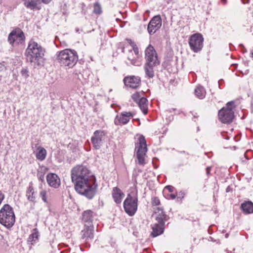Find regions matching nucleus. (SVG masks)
Segmentation results:
<instances>
[{
    "label": "nucleus",
    "instance_id": "obj_13",
    "mask_svg": "<svg viewBox=\"0 0 253 253\" xmlns=\"http://www.w3.org/2000/svg\"><path fill=\"white\" fill-rule=\"evenodd\" d=\"M125 84L130 88L136 89L141 84L140 78L138 76L126 77L124 79Z\"/></svg>",
    "mask_w": 253,
    "mask_h": 253
},
{
    "label": "nucleus",
    "instance_id": "obj_5",
    "mask_svg": "<svg viewBox=\"0 0 253 253\" xmlns=\"http://www.w3.org/2000/svg\"><path fill=\"white\" fill-rule=\"evenodd\" d=\"M235 102L233 101L228 102L226 104V107H223L218 112L219 120L224 124L231 123L234 117V114L233 109L235 107Z\"/></svg>",
    "mask_w": 253,
    "mask_h": 253
},
{
    "label": "nucleus",
    "instance_id": "obj_4",
    "mask_svg": "<svg viewBox=\"0 0 253 253\" xmlns=\"http://www.w3.org/2000/svg\"><path fill=\"white\" fill-rule=\"evenodd\" d=\"M15 221L13 208L8 204H5L0 210V223L7 228L12 227Z\"/></svg>",
    "mask_w": 253,
    "mask_h": 253
},
{
    "label": "nucleus",
    "instance_id": "obj_3",
    "mask_svg": "<svg viewBox=\"0 0 253 253\" xmlns=\"http://www.w3.org/2000/svg\"><path fill=\"white\" fill-rule=\"evenodd\" d=\"M57 60L61 66L71 68L77 63L78 55L75 50L65 49L59 52Z\"/></svg>",
    "mask_w": 253,
    "mask_h": 253
},
{
    "label": "nucleus",
    "instance_id": "obj_1",
    "mask_svg": "<svg viewBox=\"0 0 253 253\" xmlns=\"http://www.w3.org/2000/svg\"><path fill=\"white\" fill-rule=\"evenodd\" d=\"M71 175L77 192L89 199H92L97 185L90 171L83 165H77L72 169Z\"/></svg>",
    "mask_w": 253,
    "mask_h": 253
},
{
    "label": "nucleus",
    "instance_id": "obj_25",
    "mask_svg": "<svg viewBox=\"0 0 253 253\" xmlns=\"http://www.w3.org/2000/svg\"><path fill=\"white\" fill-rule=\"evenodd\" d=\"M156 213H158V216L156 217V220L158 221V223L165 224V221L167 220V216L164 213L163 210L158 208L157 209V211H156Z\"/></svg>",
    "mask_w": 253,
    "mask_h": 253
},
{
    "label": "nucleus",
    "instance_id": "obj_9",
    "mask_svg": "<svg viewBox=\"0 0 253 253\" xmlns=\"http://www.w3.org/2000/svg\"><path fill=\"white\" fill-rule=\"evenodd\" d=\"M204 38L199 33H196L190 36L189 44L191 49L194 52L200 51L203 46Z\"/></svg>",
    "mask_w": 253,
    "mask_h": 253
},
{
    "label": "nucleus",
    "instance_id": "obj_7",
    "mask_svg": "<svg viewBox=\"0 0 253 253\" xmlns=\"http://www.w3.org/2000/svg\"><path fill=\"white\" fill-rule=\"evenodd\" d=\"M138 198L136 194L132 195H127V198L124 202V208L125 211L130 216L133 215L137 210Z\"/></svg>",
    "mask_w": 253,
    "mask_h": 253
},
{
    "label": "nucleus",
    "instance_id": "obj_44",
    "mask_svg": "<svg viewBox=\"0 0 253 253\" xmlns=\"http://www.w3.org/2000/svg\"><path fill=\"white\" fill-rule=\"evenodd\" d=\"M79 30L78 29H76V32H79Z\"/></svg>",
    "mask_w": 253,
    "mask_h": 253
},
{
    "label": "nucleus",
    "instance_id": "obj_15",
    "mask_svg": "<svg viewBox=\"0 0 253 253\" xmlns=\"http://www.w3.org/2000/svg\"><path fill=\"white\" fill-rule=\"evenodd\" d=\"M46 180L50 186L55 188L59 187L60 185V179L55 173H48L46 176Z\"/></svg>",
    "mask_w": 253,
    "mask_h": 253
},
{
    "label": "nucleus",
    "instance_id": "obj_28",
    "mask_svg": "<svg viewBox=\"0 0 253 253\" xmlns=\"http://www.w3.org/2000/svg\"><path fill=\"white\" fill-rule=\"evenodd\" d=\"M93 218V212L90 210H87L83 213L82 219L84 222H91Z\"/></svg>",
    "mask_w": 253,
    "mask_h": 253
},
{
    "label": "nucleus",
    "instance_id": "obj_24",
    "mask_svg": "<svg viewBox=\"0 0 253 253\" xmlns=\"http://www.w3.org/2000/svg\"><path fill=\"white\" fill-rule=\"evenodd\" d=\"M241 207L245 213H251L253 212V203L251 201L244 202Z\"/></svg>",
    "mask_w": 253,
    "mask_h": 253
},
{
    "label": "nucleus",
    "instance_id": "obj_6",
    "mask_svg": "<svg viewBox=\"0 0 253 253\" xmlns=\"http://www.w3.org/2000/svg\"><path fill=\"white\" fill-rule=\"evenodd\" d=\"M135 150L137 163L140 165H144L145 157L147 151L146 142L144 136L141 135L139 137L138 142L136 143Z\"/></svg>",
    "mask_w": 253,
    "mask_h": 253
},
{
    "label": "nucleus",
    "instance_id": "obj_43",
    "mask_svg": "<svg viewBox=\"0 0 253 253\" xmlns=\"http://www.w3.org/2000/svg\"><path fill=\"white\" fill-rule=\"evenodd\" d=\"M42 0H38V3L40 2V1H42Z\"/></svg>",
    "mask_w": 253,
    "mask_h": 253
},
{
    "label": "nucleus",
    "instance_id": "obj_40",
    "mask_svg": "<svg viewBox=\"0 0 253 253\" xmlns=\"http://www.w3.org/2000/svg\"><path fill=\"white\" fill-rule=\"evenodd\" d=\"M210 170H211V168L210 167H208L206 169V172H207V174L208 175L209 174L210 172Z\"/></svg>",
    "mask_w": 253,
    "mask_h": 253
},
{
    "label": "nucleus",
    "instance_id": "obj_22",
    "mask_svg": "<svg viewBox=\"0 0 253 253\" xmlns=\"http://www.w3.org/2000/svg\"><path fill=\"white\" fill-rule=\"evenodd\" d=\"M156 66H153L145 63L144 70L145 74V77L151 79L154 77V68Z\"/></svg>",
    "mask_w": 253,
    "mask_h": 253
},
{
    "label": "nucleus",
    "instance_id": "obj_36",
    "mask_svg": "<svg viewBox=\"0 0 253 253\" xmlns=\"http://www.w3.org/2000/svg\"><path fill=\"white\" fill-rule=\"evenodd\" d=\"M166 189H167L169 192H172L173 191V190L174 189V187L171 186H170V185H168V186H167L166 187H165Z\"/></svg>",
    "mask_w": 253,
    "mask_h": 253
},
{
    "label": "nucleus",
    "instance_id": "obj_42",
    "mask_svg": "<svg viewBox=\"0 0 253 253\" xmlns=\"http://www.w3.org/2000/svg\"><path fill=\"white\" fill-rule=\"evenodd\" d=\"M228 234H226L225 235V237L227 238H228Z\"/></svg>",
    "mask_w": 253,
    "mask_h": 253
},
{
    "label": "nucleus",
    "instance_id": "obj_20",
    "mask_svg": "<svg viewBox=\"0 0 253 253\" xmlns=\"http://www.w3.org/2000/svg\"><path fill=\"white\" fill-rule=\"evenodd\" d=\"M112 196L115 202L117 204H120L122 202V199L124 196V194L118 187H114L113 189Z\"/></svg>",
    "mask_w": 253,
    "mask_h": 253
},
{
    "label": "nucleus",
    "instance_id": "obj_19",
    "mask_svg": "<svg viewBox=\"0 0 253 253\" xmlns=\"http://www.w3.org/2000/svg\"><path fill=\"white\" fill-rule=\"evenodd\" d=\"M164 225L161 223L155 224L152 227L153 231L151 233V235L153 237H156L162 234L164 232Z\"/></svg>",
    "mask_w": 253,
    "mask_h": 253
},
{
    "label": "nucleus",
    "instance_id": "obj_31",
    "mask_svg": "<svg viewBox=\"0 0 253 253\" xmlns=\"http://www.w3.org/2000/svg\"><path fill=\"white\" fill-rule=\"evenodd\" d=\"M40 197L42 198V201L47 203V200L46 198V192L45 190H43L41 191L40 193Z\"/></svg>",
    "mask_w": 253,
    "mask_h": 253
},
{
    "label": "nucleus",
    "instance_id": "obj_10",
    "mask_svg": "<svg viewBox=\"0 0 253 253\" xmlns=\"http://www.w3.org/2000/svg\"><path fill=\"white\" fill-rule=\"evenodd\" d=\"M25 37L23 31L19 28L13 30L9 35L8 41L11 44L23 43Z\"/></svg>",
    "mask_w": 253,
    "mask_h": 253
},
{
    "label": "nucleus",
    "instance_id": "obj_17",
    "mask_svg": "<svg viewBox=\"0 0 253 253\" xmlns=\"http://www.w3.org/2000/svg\"><path fill=\"white\" fill-rule=\"evenodd\" d=\"M82 238L85 241H89L93 238V229L92 227L87 226L81 232Z\"/></svg>",
    "mask_w": 253,
    "mask_h": 253
},
{
    "label": "nucleus",
    "instance_id": "obj_34",
    "mask_svg": "<svg viewBox=\"0 0 253 253\" xmlns=\"http://www.w3.org/2000/svg\"><path fill=\"white\" fill-rule=\"evenodd\" d=\"M152 204L154 206H157L160 204V201L157 197H154L152 199Z\"/></svg>",
    "mask_w": 253,
    "mask_h": 253
},
{
    "label": "nucleus",
    "instance_id": "obj_2",
    "mask_svg": "<svg viewBox=\"0 0 253 253\" xmlns=\"http://www.w3.org/2000/svg\"><path fill=\"white\" fill-rule=\"evenodd\" d=\"M44 49L38 43L31 41L26 50V58L28 62L37 68L41 66L44 62Z\"/></svg>",
    "mask_w": 253,
    "mask_h": 253
},
{
    "label": "nucleus",
    "instance_id": "obj_11",
    "mask_svg": "<svg viewBox=\"0 0 253 253\" xmlns=\"http://www.w3.org/2000/svg\"><path fill=\"white\" fill-rule=\"evenodd\" d=\"M162 26V19L160 15L153 17L149 22L147 30L150 35L155 34Z\"/></svg>",
    "mask_w": 253,
    "mask_h": 253
},
{
    "label": "nucleus",
    "instance_id": "obj_29",
    "mask_svg": "<svg viewBox=\"0 0 253 253\" xmlns=\"http://www.w3.org/2000/svg\"><path fill=\"white\" fill-rule=\"evenodd\" d=\"M34 232L29 236L28 238V242H32L38 239L39 232L37 228L33 230Z\"/></svg>",
    "mask_w": 253,
    "mask_h": 253
},
{
    "label": "nucleus",
    "instance_id": "obj_16",
    "mask_svg": "<svg viewBox=\"0 0 253 253\" xmlns=\"http://www.w3.org/2000/svg\"><path fill=\"white\" fill-rule=\"evenodd\" d=\"M139 57L135 55L131 50H129L127 56V59L128 62H126L127 65H132L134 66H140L141 62L139 60Z\"/></svg>",
    "mask_w": 253,
    "mask_h": 253
},
{
    "label": "nucleus",
    "instance_id": "obj_18",
    "mask_svg": "<svg viewBox=\"0 0 253 253\" xmlns=\"http://www.w3.org/2000/svg\"><path fill=\"white\" fill-rule=\"evenodd\" d=\"M24 5L31 10H34L38 4V0H23ZM51 0H42V2L44 3H49Z\"/></svg>",
    "mask_w": 253,
    "mask_h": 253
},
{
    "label": "nucleus",
    "instance_id": "obj_38",
    "mask_svg": "<svg viewBox=\"0 0 253 253\" xmlns=\"http://www.w3.org/2000/svg\"><path fill=\"white\" fill-rule=\"evenodd\" d=\"M169 196L171 199H174L176 197V196L173 194H170Z\"/></svg>",
    "mask_w": 253,
    "mask_h": 253
},
{
    "label": "nucleus",
    "instance_id": "obj_32",
    "mask_svg": "<svg viewBox=\"0 0 253 253\" xmlns=\"http://www.w3.org/2000/svg\"><path fill=\"white\" fill-rule=\"evenodd\" d=\"M21 74L22 76L25 79L29 76V71L27 68H23L21 71Z\"/></svg>",
    "mask_w": 253,
    "mask_h": 253
},
{
    "label": "nucleus",
    "instance_id": "obj_27",
    "mask_svg": "<svg viewBox=\"0 0 253 253\" xmlns=\"http://www.w3.org/2000/svg\"><path fill=\"white\" fill-rule=\"evenodd\" d=\"M195 93L198 98L202 99L205 97L206 92L202 86L199 85L195 89Z\"/></svg>",
    "mask_w": 253,
    "mask_h": 253
},
{
    "label": "nucleus",
    "instance_id": "obj_41",
    "mask_svg": "<svg viewBox=\"0 0 253 253\" xmlns=\"http://www.w3.org/2000/svg\"><path fill=\"white\" fill-rule=\"evenodd\" d=\"M222 2L225 4L226 3V0H221Z\"/></svg>",
    "mask_w": 253,
    "mask_h": 253
},
{
    "label": "nucleus",
    "instance_id": "obj_12",
    "mask_svg": "<svg viewBox=\"0 0 253 253\" xmlns=\"http://www.w3.org/2000/svg\"><path fill=\"white\" fill-rule=\"evenodd\" d=\"M134 116L131 112H123L117 115L114 119V124L116 126H122L126 124Z\"/></svg>",
    "mask_w": 253,
    "mask_h": 253
},
{
    "label": "nucleus",
    "instance_id": "obj_33",
    "mask_svg": "<svg viewBox=\"0 0 253 253\" xmlns=\"http://www.w3.org/2000/svg\"><path fill=\"white\" fill-rule=\"evenodd\" d=\"M131 97L133 101L136 102V103H137L141 98H140V96L139 93L138 92H136L135 93L133 94L132 95Z\"/></svg>",
    "mask_w": 253,
    "mask_h": 253
},
{
    "label": "nucleus",
    "instance_id": "obj_39",
    "mask_svg": "<svg viewBox=\"0 0 253 253\" xmlns=\"http://www.w3.org/2000/svg\"><path fill=\"white\" fill-rule=\"evenodd\" d=\"M127 41H128V42L132 45V47L134 45H135L134 44V43L133 42H132L131 40H127Z\"/></svg>",
    "mask_w": 253,
    "mask_h": 253
},
{
    "label": "nucleus",
    "instance_id": "obj_8",
    "mask_svg": "<svg viewBox=\"0 0 253 253\" xmlns=\"http://www.w3.org/2000/svg\"><path fill=\"white\" fill-rule=\"evenodd\" d=\"M145 63L158 66L160 64L157 53L153 46L149 44L145 50Z\"/></svg>",
    "mask_w": 253,
    "mask_h": 253
},
{
    "label": "nucleus",
    "instance_id": "obj_23",
    "mask_svg": "<svg viewBox=\"0 0 253 253\" xmlns=\"http://www.w3.org/2000/svg\"><path fill=\"white\" fill-rule=\"evenodd\" d=\"M26 196L29 201L35 203L36 201V196L34 189L32 185L28 187L26 190Z\"/></svg>",
    "mask_w": 253,
    "mask_h": 253
},
{
    "label": "nucleus",
    "instance_id": "obj_35",
    "mask_svg": "<svg viewBox=\"0 0 253 253\" xmlns=\"http://www.w3.org/2000/svg\"><path fill=\"white\" fill-rule=\"evenodd\" d=\"M132 47L133 50V52L134 54L138 57L139 50L138 47L136 46V45H134Z\"/></svg>",
    "mask_w": 253,
    "mask_h": 253
},
{
    "label": "nucleus",
    "instance_id": "obj_30",
    "mask_svg": "<svg viewBox=\"0 0 253 253\" xmlns=\"http://www.w3.org/2000/svg\"><path fill=\"white\" fill-rule=\"evenodd\" d=\"M101 12L102 11L100 5L98 2L95 3L94 4L93 13L97 14H100Z\"/></svg>",
    "mask_w": 253,
    "mask_h": 253
},
{
    "label": "nucleus",
    "instance_id": "obj_26",
    "mask_svg": "<svg viewBox=\"0 0 253 253\" xmlns=\"http://www.w3.org/2000/svg\"><path fill=\"white\" fill-rule=\"evenodd\" d=\"M147 99L145 97H141L137 102L138 105L144 114L147 113Z\"/></svg>",
    "mask_w": 253,
    "mask_h": 253
},
{
    "label": "nucleus",
    "instance_id": "obj_37",
    "mask_svg": "<svg viewBox=\"0 0 253 253\" xmlns=\"http://www.w3.org/2000/svg\"><path fill=\"white\" fill-rule=\"evenodd\" d=\"M4 195L2 193L1 191H0V205L1 204L3 200L4 199Z\"/></svg>",
    "mask_w": 253,
    "mask_h": 253
},
{
    "label": "nucleus",
    "instance_id": "obj_14",
    "mask_svg": "<svg viewBox=\"0 0 253 253\" xmlns=\"http://www.w3.org/2000/svg\"><path fill=\"white\" fill-rule=\"evenodd\" d=\"M104 136V133L101 130H96L93 136L91 137V140L94 147L96 149H98L102 143L103 138Z\"/></svg>",
    "mask_w": 253,
    "mask_h": 253
},
{
    "label": "nucleus",
    "instance_id": "obj_21",
    "mask_svg": "<svg viewBox=\"0 0 253 253\" xmlns=\"http://www.w3.org/2000/svg\"><path fill=\"white\" fill-rule=\"evenodd\" d=\"M35 147L38 150L36 154L37 159L41 161L44 160L47 154L46 150L44 148L39 146L38 144H36Z\"/></svg>",
    "mask_w": 253,
    "mask_h": 253
}]
</instances>
